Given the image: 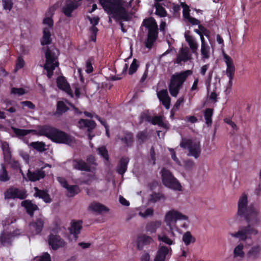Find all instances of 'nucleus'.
Wrapping results in <instances>:
<instances>
[{
  "label": "nucleus",
  "mask_w": 261,
  "mask_h": 261,
  "mask_svg": "<svg viewBox=\"0 0 261 261\" xmlns=\"http://www.w3.org/2000/svg\"><path fill=\"white\" fill-rule=\"evenodd\" d=\"M78 5L71 0H67L65 6L63 7L62 12L68 17L71 16L73 11L77 9Z\"/></svg>",
  "instance_id": "21"
},
{
  "label": "nucleus",
  "mask_w": 261,
  "mask_h": 261,
  "mask_svg": "<svg viewBox=\"0 0 261 261\" xmlns=\"http://www.w3.org/2000/svg\"><path fill=\"white\" fill-rule=\"evenodd\" d=\"M9 179L10 177L5 166L3 164H2L1 169L0 170V181L5 182L9 180Z\"/></svg>",
  "instance_id": "43"
},
{
  "label": "nucleus",
  "mask_w": 261,
  "mask_h": 261,
  "mask_svg": "<svg viewBox=\"0 0 261 261\" xmlns=\"http://www.w3.org/2000/svg\"><path fill=\"white\" fill-rule=\"evenodd\" d=\"M57 85L60 89L65 91L71 97H73V91L64 76H60L57 78Z\"/></svg>",
  "instance_id": "13"
},
{
  "label": "nucleus",
  "mask_w": 261,
  "mask_h": 261,
  "mask_svg": "<svg viewBox=\"0 0 261 261\" xmlns=\"http://www.w3.org/2000/svg\"><path fill=\"white\" fill-rule=\"evenodd\" d=\"M194 166V163L191 160H188L184 162V166L186 170H191Z\"/></svg>",
  "instance_id": "63"
},
{
  "label": "nucleus",
  "mask_w": 261,
  "mask_h": 261,
  "mask_svg": "<svg viewBox=\"0 0 261 261\" xmlns=\"http://www.w3.org/2000/svg\"><path fill=\"white\" fill-rule=\"evenodd\" d=\"M247 204V196L243 193L239 199L237 214L241 217H244L249 224L246 226L240 227L238 232L231 234V236L241 241H245L249 236L255 235L258 233V231L253 226L259 223L258 213L253 205L248 206Z\"/></svg>",
  "instance_id": "1"
},
{
  "label": "nucleus",
  "mask_w": 261,
  "mask_h": 261,
  "mask_svg": "<svg viewBox=\"0 0 261 261\" xmlns=\"http://www.w3.org/2000/svg\"><path fill=\"white\" fill-rule=\"evenodd\" d=\"M39 136H45L52 142L58 144L70 145L74 138L67 133L50 125H39Z\"/></svg>",
  "instance_id": "3"
},
{
  "label": "nucleus",
  "mask_w": 261,
  "mask_h": 261,
  "mask_svg": "<svg viewBox=\"0 0 261 261\" xmlns=\"http://www.w3.org/2000/svg\"><path fill=\"white\" fill-rule=\"evenodd\" d=\"M185 37L186 41L188 43V45L191 50V52L197 56V49L198 47V43L192 36L185 34Z\"/></svg>",
  "instance_id": "28"
},
{
  "label": "nucleus",
  "mask_w": 261,
  "mask_h": 261,
  "mask_svg": "<svg viewBox=\"0 0 261 261\" xmlns=\"http://www.w3.org/2000/svg\"><path fill=\"white\" fill-rule=\"evenodd\" d=\"M261 248L259 245L252 247L247 253V257L251 259L257 258L260 253Z\"/></svg>",
  "instance_id": "32"
},
{
  "label": "nucleus",
  "mask_w": 261,
  "mask_h": 261,
  "mask_svg": "<svg viewBox=\"0 0 261 261\" xmlns=\"http://www.w3.org/2000/svg\"><path fill=\"white\" fill-rule=\"evenodd\" d=\"M11 93L15 95L21 96L25 93L24 90L22 88H15L13 87L11 90Z\"/></svg>",
  "instance_id": "58"
},
{
  "label": "nucleus",
  "mask_w": 261,
  "mask_h": 261,
  "mask_svg": "<svg viewBox=\"0 0 261 261\" xmlns=\"http://www.w3.org/2000/svg\"><path fill=\"white\" fill-rule=\"evenodd\" d=\"M139 67V63L136 59H134L132 63H131L129 68L128 69V74L132 75L135 73L138 67Z\"/></svg>",
  "instance_id": "47"
},
{
  "label": "nucleus",
  "mask_w": 261,
  "mask_h": 261,
  "mask_svg": "<svg viewBox=\"0 0 261 261\" xmlns=\"http://www.w3.org/2000/svg\"><path fill=\"white\" fill-rule=\"evenodd\" d=\"M44 221L45 218L43 217H41L36 218L30 223V226L34 230L36 234L41 233L44 227Z\"/></svg>",
  "instance_id": "16"
},
{
  "label": "nucleus",
  "mask_w": 261,
  "mask_h": 261,
  "mask_svg": "<svg viewBox=\"0 0 261 261\" xmlns=\"http://www.w3.org/2000/svg\"><path fill=\"white\" fill-rule=\"evenodd\" d=\"M184 98L182 97H181L179 98L175 103L174 104L173 109L171 111V116H173L174 112L173 111H176L179 109V108L180 106V105L184 102Z\"/></svg>",
  "instance_id": "56"
},
{
  "label": "nucleus",
  "mask_w": 261,
  "mask_h": 261,
  "mask_svg": "<svg viewBox=\"0 0 261 261\" xmlns=\"http://www.w3.org/2000/svg\"><path fill=\"white\" fill-rule=\"evenodd\" d=\"M156 40V39L147 36L146 41L145 42L146 47L149 49L151 48Z\"/></svg>",
  "instance_id": "61"
},
{
  "label": "nucleus",
  "mask_w": 261,
  "mask_h": 261,
  "mask_svg": "<svg viewBox=\"0 0 261 261\" xmlns=\"http://www.w3.org/2000/svg\"><path fill=\"white\" fill-rule=\"evenodd\" d=\"M66 189L68 191L67 196L68 197H73L80 191L77 185H69Z\"/></svg>",
  "instance_id": "40"
},
{
  "label": "nucleus",
  "mask_w": 261,
  "mask_h": 261,
  "mask_svg": "<svg viewBox=\"0 0 261 261\" xmlns=\"http://www.w3.org/2000/svg\"><path fill=\"white\" fill-rule=\"evenodd\" d=\"M154 7L155 8V14L161 17L167 16V12L165 9L162 6L161 4L158 3H155Z\"/></svg>",
  "instance_id": "39"
},
{
  "label": "nucleus",
  "mask_w": 261,
  "mask_h": 261,
  "mask_svg": "<svg viewBox=\"0 0 261 261\" xmlns=\"http://www.w3.org/2000/svg\"><path fill=\"white\" fill-rule=\"evenodd\" d=\"M69 108L63 101H59L57 104V110L55 115L59 116L62 115L69 110Z\"/></svg>",
  "instance_id": "35"
},
{
  "label": "nucleus",
  "mask_w": 261,
  "mask_h": 261,
  "mask_svg": "<svg viewBox=\"0 0 261 261\" xmlns=\"http://www.w3.org/2000/svg\"><path fill=\"white\" fill-rule=\"evenodd\" d=\"M59 62H57L56 64H44V69L46 70L47 76L48 78H50L53 76L54 70L55 69L56 67L59 66Z\"/></svg>",
  "instance_id": "41"
},
{
  "label": "nucleus",
  "mask_w": 261,
  "mask_h": 261,
  "mask_svg": "<svg viewBox=\"0 0 261 261\" xmlns=\"http://www.w3.org/2000/svg\"><path fill=\"white\" fill-rule=\"evenodd\" d=\"M165 198V196L163 194L159 192L156 193L155 192H153L150 195L149 201L150 202L155 203L162 199H164Z\"/></svg>",
  "instance_id": "44"
},
{
  "label": "nucleus",
  "mask_w": 261,
  "mask_h": 261,
  "mask_svg": "<svg viewBox=\"0 0 261 261\" xmlns=\"http://www.w3.org/2000/svg\"><path fill=\"white\" fill-rule=\"evenodd\" d=\"M194 143L191 139H182L180 146L183 148L189 149Z\"/></svg>",
  "instance_id": "51"
},
{
  "label": "nucleus",
  "mask_w": 261,
  "mask_h": 261,
  "mask_svg": "<svg viewBox=\"0 0 261 261\" xmlns=\"http://www.w3.org/2000/svg\"><path fill=\"white\" fill-rule=\"evenodd\" d=\"M93 59L92 58H89L86 63V72L87 73H91L93 71V67L92 66Z\"/></svg>",
  "instance_id": "52"
},
{
  "label": "nucleus",
  "mask_w": 261,
  "mask_h": 261,
  "mask_svg": "<svg viewBox=\"0 0 261 261\" xmlns=\"http://www.w3.org/2000/svg\"><path fill=\"white\" fill-rule=\"evenodd\" d=\"M161 174L162 182L165 186L176 191H181L182 187L180 182L169 170L166 168H163L161 171Z\"/></svg>",
  "instance_id": "6"
},
{
  "label": "nucleus",
  "mask_w": 261,
  "mask_h": 261,
  "mask_svg": "<svg viewBox=\"0 0 261 261\" xmlns=\"http://www.w3.org/2000/svg\"><path fill=\"white\" fill-rule=\"evenodd\" d=\"M89 30L90 32L91 33V35L90 36V41H92L93 42H96V35L98 31V29L97 28H95L94 27H90Z\"/></svg>",
  "instance_id": "57"
},
{
  "label": "nucleus",
  "mask_w": 261,
  "mask_h": 261,
  "mask_svg": "<svg viewBox=\"0 0 261 261\" xmlns=\"http://www.w3.org/2000/svg\"><path fill=\"white\" fill-rule=\"evenodd\" d=\"M38 261H51L50 255L48 252H44L39 257Z\"/></svg>",
  "instance_id": "64"
},
{
  "label": "nucleus",
  "mask_w": 261,
  "mask_h": 261,
  "mask_svg": "<svg viewBox=\"0 0 261 261\" xmlns=\"http://www.w3.org/2000/svg\"><path fill=\"white\" fill-rule=\"evenodd\" d=\"M244 246L242 244L240 243L237 245L234 249L233 253L234 257L239 256L241 257H244L245 253L243 251Z\"/></svg>",
  "instance_id": "46"
},
{
  "label": "nucleus",
  "mask_w": 261,
  "mask_h": 261,
  "mask_svg": "<svg viewBox=\"0 0 261 261\" xmlns=\"http://www.w3.org/2000/svg\"><path fill=\"white\" fill-rule=\"evenodd\" d=\"M96 124L93 120H88L86 127L87 128V131L91 133L96 127Z\"/></svg>",
  "instance_id": "59"
},
{
  "label": "nucleus",
  "mask_w": 261,
  "mask_h": 261,
  "mask_svg": "<svg viewBox=\"0 0 261 261\" xmlns=\"http://www.w3.org/2000/svg\"><path fill=\"white\" fill-rule=\"evenodd\" d=\"M21 205L24 207L28 215L33 217L34 215V212L38 210L39 207L36 204L32 203L30 200H24L21 203Z\"/></svg>",
  "instance_id": "20"
},
{
  "label": "nucleus",
  "mask_w": 261,
  "mask_h": 261,
  "mask_svg": "<svg viewBox=\"0 0 261 261\" xmlns=\"http://www.w3.org/2000/svg\"><path fill=\"white\" fill-rule=\"evenodd\" d=\"M52 42L51 33L49 29L45 27L43 30V36L40 40L41 44L43 46L48 45Z\"/></svg>",
  "instance_id": "30"
},
{
  "label": "nucleus",
  "mask_w": 261,
  "mask_h": 261,
  "mask_svg": "<svg viewBox=\"0 0 261 261\" xmlns=\"http://www.w3.org/2000/svg\"><path fill=\"white\" fill-rule=\"evenodd\" d=\"M153 242V239L151 237L145 234H141L138 236L137 239V248L139 250L143 249L144 246L149 245Z\"/></svg>",
  "instance_id": "19"
},
{
  "label": "nucleus",
  "mask_w": 261,
  "mask_h": 261,
  "mask_svg": "<svg viewBox=\"0 0 261 261\" xmlns=\"http://www.w3.org/2000/svg\"><path fill=\"white\" fill-rule=\"evenodd\" d=\"M189 156H193L195 159H197L200 154L201 150L199 145L196 143H194L193 145L189 149Z\"/></svg>",
  "instance_id": "34"
},
{
  "label": "nucleus",
  "mask_w": 261,
  "mask_h": 261,
  "mask_svg": "<svg viewBox=\"0 0 261 261\" xmlns=\"http://www.w3.org/2000/svg\"><path fill=\"white\" fill-rule=\"evenodd\" d=\"M24 61L21 57H18L16 60L15 70H18L23 67Z\"/></svg>",
  "instance_id": "60"
},
{
  "label": "nucleus",
  "mask_w": 261,
  "mask_h": 261,
  "mask_svg": "<svg viewBox=\"0 0 261 261\" xmlns=\"http://www.w3.org/2000/svg\"><path fill=\"white\" fill-rule=\"evenodd\" d=\"M43 49L45 50V63L47 64H56L58 61L59 50L55 47L46 46L43 47Z\"/></svg>",
  "instance_id": "9"
},
{
  "label": "nucleus",
  "mask_w": 261,
  "mask_h": 261,
  "mask_svg": "<svg viewBox=\"0 0 261 261\" xmlns=\"http://www.w3.org/2000/svg\"><path fill=\"white\" fill-rule=\"evenodd\" d=\"M160 223L158 221H153L148 223L146 225V230L151 233L155 232L156 229L160 226Z\"/></svg>",
  "instance_id": "45"
},
{
  "label": "nucleus",
  "mask_w": 261,
  "mask_h": 261,
  "mask_svg": "<svg viewBox=\"0 0 261 261\" xmlns=\"http://www.w3.org/2000/svg\"><path fill=\"white\" fill-rule=\"evenodd\" d=\"M11 128L17 137H24L30 133H33L34 134L38 136L39 125L37 126V129H23L17 128L14 126H11Z\"/></svg>",
  "instance_id": "23"
},
{
  "label": "nucleus",
  "mask_w": 261,
  "mask_h": 261,
  "mask_svg": "<svg viewBox=\"0 0 261 261\" xmlns=\"http://www.w3.org/2000/svg\"><path fill=\"white\" fill-rule=\"evenodd\" d=\"M129 159L128 157L123 156L119 160L116 171L120 175H123L127 169Z\"/></svg>",
  "instance_id": "22"
},
{
  "label": "nucleus",
  "mask_w": 261,
  "mask_h": 261,
  "mask_svg": "<svg viewBox=\"0 0 261 261\" xmlns=\"http://www.w3.org/2000/svg\"><path fill=\"white\" fill-rule=\"evenodd\" d=\"M142 25L148 29L147 36L157 39L158 27L155 20L152 17L143 20Z\"/></svg>",
  "instance_id": "8"
},
{
  "label": "nucleus",
  "mask_w": 261,
  "mask_h": 261,
  "mask_svg": "<svg viewBox=\"0 0 261 261\" xmlns=\"http://www.w3.org/2000/svg\"><path fill=\"white\" fill-rule=\"evenodd\" d=\"M198 28L200 30L201 34L204 35L207 38H210L211 32L208 30L202 24H199Z\"/></svg>",
  "instance_id": "62"
},
{
  "label": "nucleus",
  "mask_w": 261,
  "mask_h": 261,
  "mask_svg": "<svg viewBox=\"0 0 261 261\" xmlns=\"http://www.w3.org/2000/svg\"><path fill=\"white\" fill-rule=\"evenodd\" d=\"M83 221L82 220H72L71 223V227L69 229L71 234H73L75 239L77 238V235L80 233L82 228Z\"/></svg>",
  "instance_id": "25"
},
{
  "label": "nucleus",
  "mask_w": 261,
  "mask_h": 261,
  "mask_svg": "<svg viewBox=\"0 0 261 261\" xmlns=\"http://www.w3.org/2000/svg\"><path fill=\"white\" fill-rule=\"evenodd\" d=\"M118 138L124 146L127 147H132L135 142L134 134L128 130L123 131L122 135Z\"/></svg>",
  "instance_id": "14"
},
{
  "label": "nucleus",
  "mask_w": 261,
  "mask_h": 261,
  "mask_svg": "<svg viewBox=\"0 0 261 261\" xmlns=\"http://www.w3.org/2000/svg\"><path fill=\"white\" fill-rule=\"evenodd\" d=\"M89 209L93 212H97L99 214L101 213L102 212H108L109 210V208L103 204L95 201L92 202L89 205Z\"/></svg>",
  "instance_id": "29"
},
{
  "label": "nucleus",
  "mask_w": 261,
  "mask_h": 261,
  "mask_svg": "<svg viewBox=\"0 0 261 261\" xmlns=\"http://www.w3.org/2000/svg\"><path fill=\"white\" fill-rule=\"evenodd\" d=\"M191 55L189 51L182 48L179 54L177 56L175 63L180 64L181 62H187L191 59Z\"/></svg>",
  "instance_id": "27"
},
{
  "label": "nucleus",
  "mask_w": 261,
  "mask_h": 261,
  "mask_svg": "<svg viewBox=\"0 0 261 261\" xmlns=\"http://www.w3.org/2000/svg\"><path fill=\"white\" fill-rule=\"evenodd\" d=\"M98 154L101 155L105 160L108 161L109 160V155L108 151L105 146H101L97 148Z\"/></svg>",
  "instance_id": "48"
},
{
  "label": "nucleus",
  "mask_w": 261,
  "mask_h": 261,
  "mask_svg": "<svg viewBox=\"0 0 261 261\" xmlns=\"http://www.w3.org/2000/svg\"><path fill=\"white\" fill-rule=\"evenodd\" d=\"M34 190L35 191V193L34 194L35 197H39V198L43 199V200L46 203H50L51 201L50 195L48 193V191L47 190H40L37 187H35Z\"/></svg>",
  "instance_id": "26"
},
{
  "label": "nucleus",
  "mask_w": 261,
  "mask_h": 261,
  "mask_svg": "<svg viewBox=\"0 0 261 261\" xmlns=\"http://www.w3.org/2000/svg\"><path fill=\"white\" fill-rule=\"evenodd\" d=\"M192 74L190 70H187L173 74L169 84V91L173 97H176L187 77Z\"/></svg>",
  "instance_id": "4"
},
{
  "label": "nucleus",
  "mask_w": 261,
  "mask_h": 261,
  "mask_svg": "<svg viewBox=\"0 0 261 261\" xmlns=\"http://www.w3.org/2000/svg\"><path fill=\"white\" fill-rule=\"evenodd\" d=\"M102 8L105 11L115 19V21L119 22L122 32L125 33L126 29L124 28V24L121 21H128L129 16L126 9L123 6L121 0H99Z\"/></svg>",
  "instance_id": "2"
},
{
  "label": "nucleus",
  "mask_w": 261,
  "mask_h": 261,
  "mask_svg": "<svg viewBox=\"0 0 261 261\" xmlns=\"http://www.w3.org/2000/svg\"><path fill=\"white\" fill-rule=\"evenodd\" d=\"M192 74L190 70H187L173 74L169 84V91L173 97H176L187 77Z\"/></svg>",
  "instance_id": "5"
},
{
  "label": "nucleus",
  "mask_w": 261,
  "mask_h": 261,
  "mask_svg": "<svg viewBox=\"0 0 261 261\" xmlns=\"http://www.w3.org/2000/svg\"><path fill=\"white\" fill-rule=\"evenodd\" d=\"M45 173L43 170V168L38 169L35 172L28 171L27 174L29 179L31 181H36L43 178L45 176Z\"/></svg>",
  "instance_id": "24"
},
{
  "label": "nucleus",
  "mask_w": 261,
  "mask_h": 261,
  "mask_svg": "<svg viewBox=\"0 0 261 261\" xmlns=\"http://www.w3.org/2000/svg\"><path fill=\"white\" fill-rule=\"evenodd\" d=\"M72 166L74 169L87 172L91 171V167L88 163L81 158L74 159L72 161Z\"/></svg>",
  "instance_id": "15"
},
{
  "label": "nucleus",
  "mask_w": 261,
  "mask_h": 261,
  "mask_svg": "<svg viewBox=\"0 0 261 261\" xmlns=\"http://www.w3.org/2000/svg\"><path fill=\"white\" fill-rule=\"evenodd\" d=\"M223 58L226 65V74L229 77L228 86L231 87L232 80L236 71L235 66L232 59L227 54L223 53Z\"/></svg>",
  "instance_id": "10"
},
{
  "label": "nucleus",
  "mask_w": 261,
  "mask_h": 261,
  "mask_svg": "<svg viewBox=\"0 0 261 261\" xmlns=\"http://www.w3.org/2000/svg\"><path fill=\"white\" fill-rule=\"evenodd\" d=\"M213 113L214 109L212 108H206L204 111V117L205 120V123L208 126L212 125Z\"/></svg>",
  "instance_id": "36"
},
{
  "label": "nucleus",
  "mask_w": 261,
  "mask_h": 261,
  "mask_svg": "<svg viewBox=\"0 0 261 261\" xmlns=\"http://www.w3.org/2000/svg\"><path fill=\"white\" fill-rule=\"evenodd\" d=\"M181 5L183 7V11H182L183 16L185 18L188 19L189 17H191V16L190 15V13H189V11H190L189 7L187 5H186L185 3H181Z\"/></svg>",
  "instance_id": "55"
},
{
  "label": "nucleus",
  "mask_w": 261,
  "mask_h": 261,
  "mask_svg": "<svg viewBox=\"0 0 261 261\" xmlns=\"http://www.w3.org/2000/svg\"><path fill=\"white\" fill-rule=\"evenodd\" d=\"M137 142L139 145H141L149 139V134L146 129L139 131L136 135Z\"/></svg>",
  "instance_id": "31"
},
{
  "label": "nucleus",
  "mask_w": 261,
  "mask_h": 261,
  "mask_svg": "<svg viewBox=\"0 0 261 261\" xmlns=\"http://www.w3.org/2000/svg\"><path fill=\"white\" fill-rule=\"evenodd\" d=\"M12 235L11 233L3 231L0 236V243L3 245H11Z\"/></svg>",
  "instance_id": "33"
},
{
  "label": "nucleus",
  "mask_w": 261,
  "mask_h": 261,
  "mask_svg": "<svg viewBox=\"0 0 261 261\" xmlns=\"http://www.w3.org/2000/svg\"><path fill=\"white\" fill-rule=\"evenodd\" d=\"M158 240L166 244L171 245L174 244L173 241L170 238H169L166 234L162 236L159 235L158 237Z\"/></svg>",
  "instance_id": "50"
},
{
  "label": "nucleus",
  "mask_w": 261,
  "mask_h": 261,
  "mask_svg": "<svg viewBox=\"0 0 261 261\" xmlns=\"http://www.w3.org/2000/svg\"><path fill=\"white\" fill-rule=\"evenodd\" d=\"M158 97L162 104L166 109H169L171 102V98L169 97L167 89H163L160 90L157 93Z\"/></svg>",
  "instance_id": "17"
},
{
  "label": "nucleus",
  "mask_w": 261,
  "mask_h": 261,
  "mask_svg": "<svg viewBox=\"0 0 261 261\" xmlns=\"http://www.w3.org/2000/svg\"><path fill=\"white\" fill-rule=\"evenodd\" d=\"M3 155L4 161L7 163L8 162H10L12 159L11 151L9 147H7V148L4 147L3 148Z\"/></svg>",
  "instance_id": "53"
},
{
  "label": "nucleus",
  "mask_w": 261,
  "mask_h": 261,
  "mask_svg": "<svg viewBox=\"0 0 261 261\" xmlns=\"http://www.w3.org/2000/svg\"><path fill=\"white\" fill-rule=\"evenodd\" d=\"M3 8L5 10L10 11L13 5L12 0H2Z\"/></svg>",
  "instance_id": "54"
},
{
  "label": "nucleus",
  "mask_w": 261,
  "mask_h": 261,
  "mask_svg": "<svg viewBox=\"0 0 261 261\" xmlns=\"http://www.w3.org/2000/svg\"><path fill=\"white\" fill-rule=\"evenodd\" d=\"M182 241L186 245L188 246L191 243L195 242V238L192 236L190 231H188L183 234Z\"/></svg>",
  "instance_id": "42"
},
{
  "label": "nucleus",
  "mask_w": 261,
  "mask_h": 261,
  "mask_svg": "<svg viewBox=\"0 0 261 261\" xmlns=\"http://www.w3.org/2000/svg\"><path fill=\"white\" fill-rule=\"evenodd\" d=\"M170 251L172 252L171 247L168 248L166 246L160 247L156 252L154 261H165Z\"/></svg>",
  "instance_id": "18"
},
{
  "label": "nucleus",
  "mask_w": 261,
  "mask_h": 261,
  "mask_svg": "<svg viewBox=\"0 0 261 261\" xmlns=\"http://www.w3.org/2000/svg\"><path fill=\"white\" fill-rule=\"evenodd\" d=\"M30 146L40 152H42L46 150L45 143L42 141L32 142L30 143Z\"/></svg>",
  "instance_id": "38"
},
{
  "label": "nucleus",
  "mask_w": 261,
  "mask_h": 261,
  "mask_svg": "<svg viewBox=\"0 0 261 261\" xmlns=\"http://www.w3.org/2000/svg\"><path fill=\"white\" fill-rule=\"evenodd\" d=\"M200 52L203 60L209 59L211 54V48L208 44L201 45Z\"/></svg>",
  "instance_id": "37"
},
{
  "label": "nucleus",
  "mask_w": 261,
  "mask_h": 261,
  "mask_svg": "<svg viewBox=\"0 0 261 261\" xmlns=\"http://www.w3.org/2000/svg\"><path fill=\"white\" fill-rule=\"evenodd\" d=\"M151 123L153 125H158L160 126L164 127L165 124L163 121L162 117L161 116H155L152 117L151 119Z\"/></svg>",
  "instance_id": "49"
},
{
  "label": "nucleus",
  "mask_w": 261,
  "mask_h": 261,
  "mask_svg": "<svg viewBox=\"0 0 261 261\" xmlns=\"http://www.w3.org/2000/svg\"><path fill=\"white\" fill-rule=\"evenodd\" d=\"M28 194L26 190L23 189L10 187L8 188L4 192V197L5 199H19L23 200L27 198Z\"/></svg>",
  "instance_id": "7"
},
{
  "label": "nucleus",
  "mask_w": 261,
  "mask_h": 261,
  "mask_svg": "<svg viewBox=\"0 0 261 261\" xmlns=\"http://www.w3.org/2000/svg\"><path fill=\"white\" fill-rule=\"evenodd\" d=\"M188 219V217L187 216L174 210H171L168 212L165 217V221L167 225H170L177 220H187Z\"/></svg>",
  "instance_id": "11"
},
{
  "label": "nucleus",
  "mask_w": 261,
  "mask_h": 261,
  "mask_svg": "<svg viewBox=\"0 0 261 261\" xmlns=\"http://www.w3.org/2000/svg\"><path fill=\"white\" fill-rule=\"evenodd\" d=\"M48 243L51 249L54 250L63 247L66 244L65 242L60 236L51 233L48 236Z\"/></svg>",
  "instance_id": "12"
}]
</instances>
